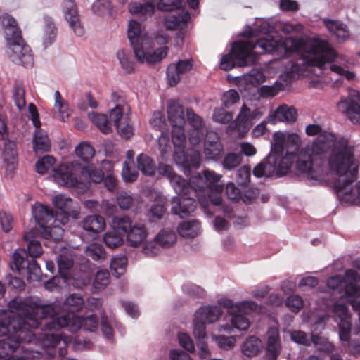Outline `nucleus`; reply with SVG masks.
Instances as JSON below:
<instances>
[{
	"label": "nucleus",
	"mask_w": 360,
	"mask_h": 360,
	"mask_svg": "<svg viewBox=\"0 0 360 360\" xmlns=\"http://www.w3.org/2000/svg\"><path fill=\"white\" fill-rule=\"evenodd\" d=\"M257 47L262 49L260 53H271L279 57L298 56L288 70L282 73L279 77L285 85L292 80L305 77L308 68L317 67L321 70L330 65L332 72L345 77L347 80H353L355 74L345 70L338 65H330L336 59L338 54L334 49L326 40L314 38L307 42L304 51L300 54V44L293 38L287 37L284 39H274L269 37L260 38L254 41L252 39L234 42L230 54L222 57L220 63L221 70L229 71L236 66L244 67L252 65L259 60V54L254 51Z\"/></svg>",
	"instance_id": "f257e3e1"
},
{
	"label": "nucleus",
	"mask_w": 360,
	"mask_h": 360,
	"mask_svg": "<svg viewBox=\"0 0 360 360\" xmlns=\"http://www.w3.org/2000/svg\"><path fill=\"white\" fill-rule=\"evenodd\" d=\"M10 307L20 311L29 318L34 327H41L42 330H58L67 328L71 333H76L81 328L90 332L95 331L98 320L95 314L83 317L75 315L56 316L57 309L53 303L42 305L38 300L28 297H15Z\"/></svg>",
	"instance_id": "f03ea898"
},
{
	"label": "nucleus",
	"mask_w": 360,
	"mask_h": 360,
	"mask_svg": "<svg viewBox=\"0 0 360 360\" xmlns=\"http://www.w3.org/2000/svg\"><path fill=\"white\" fill-rule=\"evenodd\" d=\"M13 300L8 302L9 311L2 310L0 312V336H5L0 340V360H31L32 357H38L39 353L35 352V356L32 354V352L25 349L19 356L18 352L22 349L20 344L34 341L36 336L32 328L39 327H34L20 309L10 307Z\"/></svg>",
	"instance_id": "7ed1b4c3"
},
{
	"label": "nucleus",
	"mask_w": 360,
	"mask_h": 360,
	"mask_svg": "<svg viewBox=\"0 0 360 360\" xmlns=\"http://www.w3.org/2000/svg\"><path fill=\"white\" fill-rule=\"evenodd\" d=\"M221 177V174L209 169L191 176L188 182L193 192H186L185 198L179 200V206L172 207V212L184 218L194 212L197 200L205 212H207L210 204L219 205L222 201L221 193L223 186L219 184Z\"/></svg>",
	"instance_id": "20e7f679"
},
{
	"label": "nucleus",
	"mask_w": 360,
	"mask_h": 360,
	"mask_svg": "<svg viewBox=\"0 0 360 360\" xmlns=\"http://www.w3.org/2000/svg\"><path fill=\"white\" fill-rule=\"evenodd\" d=\"M329 171L338 176L333 189L340 198L347 201L360 200V181L356 187L352 186L358 174L354 148L346 139L338 141L333 150L329 158Z\"/></svg>",
	"instance_id": "39448f33"
},
{
	"label": "nucleus",
	"mask_w": 360,
	"mask_h": 360,
	"mask_svg": "<svg viewBox=\"0 0 360 360\" xmlns=\"http://www.w3.org/2000/svg\"><path fill=\"white\" fill-rule=\"evenodd\" d=\"M34 230L25 233L23 238L27 242V252L25 249L18 248L13 254L11 269L20 275L26 276L27 281H38L41 278V268L36 257L43 252L40 242L37 239Z\"/></svg>",
	"instance_id": "423d86ee"
},
{
	"label": "nucleus",
	"mask_w": 360,
	"mask_h": 360,
	"mask_svg": "<svg viewBox=\"0 0 360 360\" xmlns=\"http://www.w3.org/2000/svg\"><path fill=\"white\" fill-rule=\"evenodd\" d=\"M1 23L8 46L6 53L10 59L17 65L25 67L32 66L34 59L30 47L25 44L16 20L6 14L3 15Z\"/></svg>",
	"instance_id": "0eeeda50"
},
{
	"label": "nucleus",
	"mask_w": 360,
	"mask_h": 360,
	"mask_svg": "<svg viewBox=\"0 0 360 360\" xmlns=\"http://www.w3.org/2000/svg\"><path fill=\"white\" fill-rule=\"evenodd\" d=\"M127 34L135 56L139 63L153 65L160 62L167 56V46L158 48L154 51L149 49L147 39L141 38V25L139 22L134 20L129 21Z\"/></svg>",
	"instance_id": "6e6552de"
},
{
	"label": "nucleus",
	"mask_w": 360,
	"mask_h": 360,
	"mask_svg": "<svg viewBox=\"0 0 360 360\" xmlns=\"http://www.w3.org/2000/svg\"><path fill=\"white\" fill-rule=\"evenodd\" d=\"M293 152H286L285 155H269L253 169V175L257 178L262 176L277 177L287 174L295 160Z\"/></svg>",
	"instance_id": "1a4fd4ad"
},
{
	"label": "nucleus",
	"mask_w": 360,
	"mask_h": 360,
	"mask_svg": "<svg viewBox=\"0 0 360 360\" xmlns=\"http://www.w3.org/2000/svg\"><path fill=\"white\" fill-rule=\"evenodd\" d=\"M41 345L44 349L46 355L49 358H53L56 354V347L60 345L58 349V354L64 357L68 354V346L73 341V347L75 349H82L86 347V340H81L79 338H75L74 340L70 336L62 337L60 334L45 333L41 338Z\"/></svg>",
	"instance_id": "9d476101"
},
{
	"label": "nucleus",
	"mask_w": 360,
	"mask_h": 360,
	"mask_svg": "<svg viewBox=\"0 0 360 360\" xmlns=\"http://www.w3.org/2000/svg\"><path fill=\"white\" fill-rule=\"evenodd\" d=\"M113 223L117 228L126 234L127 244L136 247L146 240L148 231L144 224L139 222L132 223L129 217H116Z\"/></svg>",
	"instance_id": "9b49d317"
},
{
	"label": "nucleus",
	"mask_w": 360,
	"mask_h": 360,
	"mask_svg": "<svg viewBox=\"0 0 360 360\" xmlns=\"http://www.w3.org/2000/svg\"><path fill=\"white\" fill-rule=\"evenodd\" d=\"M257 304L253 301H243L236 304L237 313L232 315L231 325L225 324L220 326V332L231 333L233 328L238 330H247L250 324L248 319L245 316L257 309Z\"/></svg>",
	"instance_id": "f8f14e48"
},
{
	"label": "nucleus",
	"mask_w": 360,
	"mask_h": 360,
	"mask_svg": "<svg viewBox=\"0 0 360 360\" xmlns=\"http://www.w3.org/2000/svg\"><path fill=\"white\" fill-rule=\"evenodd\" d=\"M157 170L160 175L167 176L169 179L172 186L178 195L172 198L173 206H179V200L185 198L186 192H188V191L193 192L189 187L188 182L182 176L176 174L172 166L160 163Z\"/></svg>",
	"instance_id": "ddd939ff"
},
{
	"label": "nucleus",
	"mask_w": 360,
	"mask_h": 360,
	"mask_svg": "<svg viewBox=\"0 0 360 360\" xmlns=\"http://www.w3.org/2000/svg\"><path fill=\"white\" fill-rule=\"evenodd\" d=\"M80 164L77 161L61 164L53 169V178L55 181L61 186L75 187L80 183V178L77 172Z\"/></svg>",
	"instance_id": "4468645a"
},
{
	"label": "nucleus",
	"mask_w": 360,
	"mask_h": 360,
	"mask_svg": "<svg viewBox=\"0 0 360 360\" xmlns=\"http://www.w3.org/2000/svg\"><path fill=\"white\" fill-rule=\"evenodd\" d=\"M342 139H346L349 145L354 148V146L350 143L348 138L342 136L337 139L334 134L325 131L320 134L313 141L311 145V152L314 155H318L324 153L328 148H331L327 159L328 167H329V158L333 150L336 146V144Z\"/></svg>",
	"instance_id": "2eb2a0df"
},
{
	"label": "nucleus",
	"mask_w": 360,
	"mask_h": 360,
	"mask_svg": "<svg viewBox=\"0 0 360 360\" xmlns=\"http://www.w3.org/2000/svg\"><path fill=\"white\" fill-rule=\"evenodd\" d=\"M186 117L191 129L188 132V141L193 146L198 145L202 140L205 133V124L203 119L195 113L192 108L186 109Z\"/></svg>",
	"instance_id": "dca6fc26"
},
{
	"label": "nucleus",
	"mask_w": 360,
	"mask_h": 360,
	"mask_svg": "<svg viewBox=\"0 0 360 360\" xmlns=\"http://www.w3.org/2000/svg\"><path fill=\"white\" fill-rule=\"evenodd\" d=\"M193 66L192 59L179 60L171 63L167 68V79L169 86H175L181 79V75L189 72Z\"/></svg>",
	"instance_id": "f3484780"
},
{
	"label": "nucleus",
	"mask_w": 360,
	"mask_h": 360,
	"mask_svg": "<svg viewBox=\"0 0 360 360\" xmlns=\"http://www.w3.org/2000/svg\"><path fill=\"white\" fill-rule=\"evenodd\" d=\"M172 140L175 147L174 160L178 165L184 164V147L186 141L184 127H172Z\"/></svg>",
	"instance_id": "a211bd4d"
},
{
	"label": "nucleus",
	"mask_w": 360,
	"mask_h": 360,
	"mask_svg": "<svg viewBox=\"0 0 360 360\" xmlns=\"http://www.w3.org/2000/svg\"><path fill=\"white\" fill-rule=\"evenodd\" d=\"M64 15L75 34L78 37L83 36L84 29L81 25L76 4L73 0H66Z\"/></svg>",
	"instance_id": "6ab92c4d"
},
{
	"label": "nucleus",
	"mask_w": 360,
	"mask_h": 360,
	"mask_svg": "<svg viewBox=\"0 0 360 360\" xmlns=\"http://www.w3.org/2000/svg\"><path fill=\"white\" fill-rule=\"evenodd\" d=\"M267 335L266 357L269 360H276L281 352L279 330L276 327L271 326L268 329Z\"/></svg>",
	"instance_id": "aec40b11"
},
{
	"label": "nucleus",
	"mask_w": 360,
	"mask_h": 360,
	"mask_svg": "<svg viewBox=\"0 0 360 360\" xmlns=\"http://www.w3.org/2000/svg\"><path fill=\"white\" fill-rule=\"evenodd\" d=\"M32 212L33 217L41 229L51 221L53 223L58 222L53 210L48 206L36 203L33 205Z\"/></svg>",
	"instance_id": "412c9836"
},
{
	"label": "nucleus",
	"mask_w": 360,
	"mask_h": 360,
	"mask_svg": "<svg viewBox=\"0 0 360 360\" xmlns=\"http://www.w3.org/2000/svg\"><path fill=\"white\" fill-rule=\"evenodd\" d=\"M168 120L172 127H184L186 120L183 106L176 101H170L167 105Z\"/></svg>",
	"instance_id": "4be33fe9"
},
{
	"label": "nucleus",
	"mask_w": 360,
	"mask_h": 360,
	"mask_svg": "<svg viewBox=\"0 0 360 360\" xmlns=\"http://www.w3.org/2000/svg\"><path fill=\"white\" fill-rule=\"evenodd\" d=\"M83 229L91 236L94 237L105 227V221L100 215H89L82 221Z\"/></svg>",
	"instance_id": "5701e85b"
},
{
	"label": "nucleus",
	"mask_w": 360,
	"mask_h": 360,
	"mask_svg": "<svg viewBox=\"0 0 360 360\" xmlns=\"http://www.w3.org/2000/svg\"><path fill=\"white\" fill-rule=\"evenodd\" d=\"M190 18V13L187 11L169 13L165 16V25L168 30H177L184 26Z\"/></svg>",
	"instance_id": "b1692460"
},
{
	"label": "nucleus",
	"mask_w": 360,
	"mask_h": 360,
	"mask_svg": "<svg viewBox=\"0 0 360 360\" xmlns=\"http://www.w3.org/2000/svg\"><path fill=\"white\" fill-rule=\"evenodd\" d=\"M53 203L60 212L63 220H68V217L74 212V202L66 195L60 194L53 198Z\"/></svg>",
	"instance_id": "393cba45"
},
{
	"label": "nucleus",
	"mask_w": 360,
	"mask_h": 360,
	"mask_svg": "<svg viewBox=\"0 0 360 360\" xmlns=\"http://www.w3.org/2000/svg\"><path fill=\"white\" fill-rule=\"evenodd\" d=\"M264 114L261 108H256L251 110L248 105L243 104L237 115L239 122L243 127L251 124L254 120H259Z\"/></svg>",
	"instance_id": "a878e982"
},
{
	"label": "nucleus",
	"mask_w": 360,
	"mask_h": 360,
	"mask_svg": "<svg viewBox=\"0 0 360 360\" xmlns=\"http://www.w3.org/2000/svg\"><path fill=\"white\" fill-rule=\"evenodd\" d=\"M195 314L206 323H212L221 316L222 310L218 306H204L199 308Z\"/></svg>",
	"instance_id": "bb28decb"
},
{
	"label": "nucleus",
	"mask_w": 360,
	"mask_h": 360,
	"mask_svg": "<svg viewBox=\"0 0 360 360\" xmlns=\"http://www.w3.org/2000/svg\"><path fill=\"white\" fill-rule=\"evenodd\" d=\"M338 107L346 114L347 117L353 122H360V105L354 101L342 100L338 102Z\"/></svg>",
	"instance_id": "cd10ccee"
},
{
	"label": "nucleus",
	"mask_w": 360,
	"mask_h": 360,
	"mask_svg": "<svg viewBox=\"0 0 360 360\" xmlns=\"http://www.w3.org/2000/svg\"><path fill=\"white\" fill-rule=\"evenodd\" d=\"M129 11L131 14L138 15L141 17L146 18L151 16L155 11V5L148 1L131 2L129 4Z\"/></svg>",
	"instance_id": "c85d7f7f"
},
{
	"label": "nucleus",
	"mask_w": 360,
	"mask_h": 360,
	"mask_svg": "<svg viewBox=\"0 0 360 360\" xmlns=\"http://www.w3.org/2000/svg\"><path fill=\"white\" fill-rule=\"evenodd\" d=\"M137 168L146 176H153L157 171L155 161L145 153L139 154L136 158Z\"/></svg>",
	"instance_id": "c756f323"
},
{
	"label": "nucleus",
	"mask_w": 360,
	"mask_h": 360,
	"mask_svg": "<svg viewBox=\"0 0 360 360\" xmlns=\"http://www.w3.org/2000/svg\"><path fill=\"white\" fill-rule=\"evenodd\" d=\"M57 221L58 222L53 223V221H51L42 229L43 231L41 234L44 238L58 241L63 238L64 230L61 227L60 224H65V222H63L58 219Z\"/></svg>",
	"instance_id": "7c9ffc66"
},
{
	"label": "nucleus",
	"mask_w": 360,
	"mask_h": 360,
	"mask_svg": "<svg viewBox=\"0 0 360 360\" xmlns=\"http://www.w3.org/2000/svg\"><path fill=\"white\" fill-rule=\"evenodd\" d=\"M273 117L275 121L293 122L297 119V110L293 107L283 105L276 108Z\"/></svg>",
	"instance_id": "2f4dec72"
},
{
	"label": "nucleus",
	"mask_w": 360,
	"mask_h": 360,
	"mask_svg": "<svg viewBox=\"0 0 360 360\" xmlns=\"http://www.w3.org/2000/svg\"><path fill=\"white\" fill-rule=\"evenodd\" d=\"M323 22L328 30L333 32L338 39L344 41L349 38V32L342 22L330 19H324Z\"/></svg>",
	"instance_id": "473e14b6"
},
{
	"label": "nucleus",
	"mask_w": 360,
	"mask_h": 360,
	"mask_svg": "<svg viewBox=\"0 0 360 360\" xmlns=\"http://www.w3.org/2000/svg\"><path fill=\"white\" fill-rule=\"evenodd\" d=\"M51 145L46 132L36 128L34 139H33V148L36 153L46 152L50 149Z\"/></svg>",
	"instance_id": "72a5a7b5"
},
{
	"label": "nucleus",
	"mask_w": 360,
	"mask_h": 360,
	"mask_svg": "<svg viewBox=\"0 0 360 360\" xmlns=\"http://www.w3.org/2000/svg\"><path fill=\"white\" fill-rule=\"evenodd\" d=\"M178 232L184 238H194L200 232V224L198 220L181 222L178 226Z\"/></svg>",
	"instance_id": "f704fd0d"
},
{
	"label": "nucleus",
	"mask_w": 360,
	"mask_h": 360,
	"mask_svg": "<svg viewBox=\"0 0 360 360\" xmlns=\"http://www.w3.org/2000/svg\"><path fill=\"white\" fill-rule=\"evenodd\" d=\"M345 295L353 309L359 311L358 316L360 322V287L356 284L347 285Z\"/></svg>",
	"instance_id": "c9c22d12"
},
{
	"label": "nucleus",
	"mask_w": 360,
	"mask_h": 360,
	"mask_svg": "<svg viewBox=\"0 0 360 360\" xmlns=\"http://www.w3.org/2000/svg\"><path fill=\"white\" fill-rule=\"evenodd\" d=\"M204 153L207 158L217 160L224 153V146L218 140L206 141L204 144Z\"/></svg>",
	"instance_id": "e433bc0d"
},
{
	"label": "nucleus",
	"mask_w": 360,
	"mask_h": 360,
	"mask_svg": "<svg viewBox=\"0 0 360 360\" xmlns=\"http://www.w3.org/2000/svg\"><path fill=\"white\" fill-rule=\"evenodd\" d=\"M261 340L255 336H250L243 344L242 351L244 355L251 357L256 356L262 349Z\"/></svg>",
	"instance_id": "4c0bfd02"
},
{
	"label": "nucleus",
	"mask_w": 360,
	"mask_h": 360,
	"mask_svg": "<svg viewBox=\"0 0 360 360\" xmlns=\"http://www.w3.org/2000/svg\"><path fill=\"white\" fill-rule=\"evenodd\" d=\"M89 117L102 133L108 134L112 132L111 123L106 115L92 112L89 113Z\"/></svg>",
	"instance_id": "58836bf2"
},
{
	"label": "nucleus",
	"mask_w": 360,
	"mask_h": 360,
	"mask_svg": "<svg viewBox=\"0 0 360 360\" xmlns=\"http://www.w3.org/2000/svg\"><path fill=\"white\" fill-rule=\"evenodd\" d=\"M79 172L86 179L94 183H100L103 181L104 178V172L102 169L94 167V165H88L85 167H79Z\"/></svg>",
	"instance_id": "ea45409f"
},
{
	"label": "nucleus",
	"mask_w": 360,
	"mask_h": 360,
	"mask_svg": "<svg viewBox=\"0 0 360 360\" xmlns=\"http://www.w3.org/2000/svg\"><path fill=\"white\" fill-rule=\"evenodd\" d=\"M45 26L43 37L44 44L47 46L53 44L57 35V29L52 18L49 16L44 17Z\"/></svg>",
	"instance_id": "a19ab883"
},
{
	"label": "nucleus",
	"mask_w": 360,
	"mask_h": 360,
	"mask_svg": "<svg viewBox=\"0 0 360 360\" xmlns=\"http://www.w3.org/2000/svg\"><path fill=\"white\" fill-rule=\"evenodd\" d=\"M120 231V230L114 224V229L107 231L104 234L103 240L108 248L114 249L123 244V238Z\"/></svg>",
	"instance_id": "79ce46f5"
},
{
	"label": "nucleus",
	"mask_w": 360,
	"mask_h": 360,
	"mask_svg": "<svg viewBox=\"0 0 360 360\" xmlns=\"http://www.w3.org/2000/svg\"><path fill=\"white\" fill-rule=\"evenodd\" d=\"M285 146V135L281 131L275 132L271 142V151L269 155H283Z\"/></svg>",
	"instance_id": "37998d69"
},
{
	"label": "nucleus",
	"mask_w": 360,
	"mask_h": 360,
	"mask_svg": "<svg viewBox=\"0 0 360 360\" xmlns=\"http://www.w3.org/2000/svg\"><path fill=\"white\" fill-rule=\"evenodd\" d=\"M156 241L162 248L172 247L176 241V235L174 231L163 229L155 237Z\"/></svg>",
	"instance_id": "c03bdc74"
},
{
	"label": "nucleus",
	"mask_w": 360,
	"mask_h": 360,
	"mask_svg": "<svg viewBox=\"0 0 360 360\" xmlns=\"http://www.w3.org/2000/svg\"><path fill=\"white\" fill-rule=\"evenodd\" d=\"M64 305L68 311L74 313L82 309L84 305V299L79 295L71 294L65 300Z\"/></svg>",
	"instance_id": "a18cd8bd"
},
{
	"label": "nucleus",
	"mask_w": 360,
	"mask_h": 360,
	"mask_svg": "<svg viewBox=\"0 0 360 360\" xmlns=\"http://www.w3.org/2000/svg\"><path fill=\"white\" fill-rule=\"evenodd\" d=\"M86 255L95 261L103 260L105 257V250L103 246L98 243H91L86 248Z\"/></svg>",
	"instance_id": "49530a36"
},
{
	"label": "nucleus",
	"mask_w": 360,
	"mask_h": 360,
	"mask_svg": "<svg viewBox=\"0 0 360 360\" xmlns=\"http://www.w3.org/2000/svg\"><path fill=\"white\" fill-rule=\"evenodd\" d=\"M56 159L52 155H45L39 158L35 164L36 171L39 174H44L50 169L53 170Z\"/></svg>",
	"instance_id": "de8ad7c7"
},
{
	"label": "nucleus",
	"mask_w": 360,
	"mask_h": 360,
	"mask_svg": "<svg viewBox=\"0 0 360 360\" xmlns=\"http://www.w3.org/2000/svg\"><path fill=\"white\" fill-rule=\"evenodd\" d=\"M75 153L84 162H88L94 156L95 150L89 143L82 142L76 147Z\"/></svg>",
	"instance_id": "09e8293b"
},
{
	"label": "nucleus",
	"mask_w": 360,
	"mask_h": 360,
	"mask_svg": "<svg viewBox=\"0 0 360 360\" xmlns=\"http://www.w3.org/2000/svg\"><path fill=\"white\" fill-rule=\"evenodd\" d=\"M54 97H55L54 108L58 110L60 120L63 122H65L70 115L68 104L63 99V98L58 91H56L55 92Z\"/></svg>",
	"instance_id": "8fccbe9b"
},
{
	"label": "nucleus",
	"mask_w": 360,
	"mask_h": 360,
	"mask_svg": "<svg viewBox=\"0 0 360 360\" xmlns=\"http://www.w3.org/2000/svg\"><path fill=\"white\" fill-rule=\"evenodd\" d=\"M127 264V258L125 255H117L111 259L110 269L116 274V276L119 277L124 273Z\"/></svg>",
	"instance_id": "3c124183"
},
{
	"label": "nucleus",
	"mask_w": 360,
	"mask_h": 360,
	"mask_svg": "<svg viewBox=\"0 0 360 360\" xmlns=\"http://www.w3.org/2000/svg\"><path fill=\"white\" fill-rule=\"evenodd\" d=\"M251 168L248 165L240 167L236 173V182L238 185L246 187L250 181Z\"/></svg>",
	"instance_id": "603ef678"
},
{
	"label": "nucleus",
	"mask_w": 360,
	"mask_h": 360,
	"mask_svg": "<svg viewBox=\"0 0 360 360\" xmlns=\"http://www.w3.org/2000/svg\"><path fill=\"white\" fill-rule=\"evenodd\" d=\"M242 158L239 154L229 153L225 155L222 162L224 169L231 170L237 167L241 162Z\"/></svg>",
	"instance_id": "864d4df0"
},
{
	"label": "nucleus",
	"mask_w": 360,
	"mask_h": 360,
	"mask_svg": "<svg viewBox=\"0 0 360 360\" xmlns=\"http://www.w3.org/2000/svg\"><path fill=\"white\" fill-rule=\"evenodd\" d=\"M117 58L119 60L122 68L126 73L130 74L133 72L134 70L133 62L131 60L129 56L127 54L124 50H119L117 51Z\"/></svg>",
	"instance_id": "5fc2aeb1"
},
{
	"label": "nucleus",
	"mask_w": 360,
	"mask_h": 360,
	"mask_svg": "<svg viewBox=\"0 0 360 360\" xmlns=\"http://www.w3.org/2000/svg\"><path fill=\"white\" fill-rule=\"evenodd\" d=\"M212 338L216 341L219 347L224 350L231 349L236 344V339L233 336H225L222 335H213Z\"/></svg>",
	"instance_id": "6e6d98bb"
},
{
	"label": "nucleus",
	"mask_w": 360,
	"mask_h": 360,
	"mask_svg": "<svg viewBox=\"0 0 360 360\" xmlns=\"http://www.w3.org/2000/svg\"><path fill=\"white\" fill-rule=\"evenodd\" d=\"M183 5L182 0H159L157 8L163 11H173L175 9L181 8Z\"/></svg>",
	"instance_id": "4d7b16f0"
},
{
	"label": "nucleus",
	"mask_w": 360,
	"mask_h": 360,
	"mask_svg": "<svg viewBox=\"0 0 360 360\" xmlns=\"http://www.w3.org/2000/svg\"><path fill=\"white\" fill-rule=\"evenodd\" d=\"M127 118V116H124V109L120 103L116 104L110 111V121L113 122L115 127Z\"/></svg>",
	"instance_id": "13d9d810"
},
{
	"label": "nucleus",
	"mask_w": 360,
	"mask_h": 360,
	"mask_svg": "<svg viewBox=\"0 0 360 360\" xmlns=\"http://www.w3.org/2000/svg\"><path fill=\"white\" fill-rule=\"evenodd\" d=\"M212 119L215 122L226 124L233 120V113L226 111L224 108H216L213 111Z\"/></svg>",
	"instance_id": "bf43d9fd"
},
{
	"label": "nucleus",
	"mask_w": 360,
	"mask_h": 360,
	"mask_svg": "<svg viewBox=\"0 0 360 360\" xmlns=\"http://www.w3.org/2000/svg\"><path fill=\"white\" fill-rule=\"evenodd\" d=\"M300 137L295 133L288 134L285 136L286 152H293L296 156L300 144Z\"/></svg>",
	"instance_id": "052dcab7"
},
{
	"label": "nucleus",
	"mask_w": 360,
	"mask_h": 360,
	"mask_svg": "<svg viewBox=\"0 0 360 360\" xmlns=\"http://www.w3.org/2000/svg\"><path fill=\"white\" fill-rule=\"evenodd\" d=\"M314 159L311 155H307L304 158L299 157L296 161L297 170L302 173H309L314 166Z\"/></svg>",
	"instance_id": "680f3d73"
},
{
	"label": "nucleus",
	"mask_w": 360,
	"mask_h": 360,
	"mask_svg": "<svg viewBox=\"0 0 360 360\" xmlns=\"http://www.w3.org/2000/svg\"><path fill=\"white\" fill-rule=\"evenodd\" d=\"M207 323L201 319H198L195 314L193 320V334L198 340H204L206 337V327Z\"/></svg>",
	"instance_id": "e2e57ef3"
},
{
	"label": "nucleus",
	"mask_w": 360,
	"mask_h": 360,
	"mask_svg": "<svg viewBox=\"0 0 360 360\" xmlns=\"http://www.w3.org/2000/svg\"><path fill=\"white\" fill-rule=\"evenodd\" d=\"M240 96L237 91L229 89L224 92L221 97V103L224 107L229 108L238 102Z\"/></svg>",
	"instance_id": "0e129e2a"
},
{
	"label": "nucleus",
	"mask_w": 360,
	"mask_h": 360,
	"mask_svg": "<svg viewBox=\"0 0 360 360\" xmlns=\"http://www.w3.org/2000/svg\"><path fill=\"white\" fill-rule=\"evenodd\" d=\"M110 274L107 270H100L97 271L94 282V286L96 289L101 290L108 285L109 283Z\"/></svg>",
	"instance_id": "69168bd1"
},
{
	"label": "nucleus",
	"mask_w": 360,
	"mask_h": 360,
	"mask_svg": "<svg viewBox=\"0 0 360 360\" xmlns=\"http://www.w3.org/2000/svg\"><path fill=\"white\" fill-rule=\"evenodd\" d=\"M58 272L62 276H65L64 271L70 269L73 266L72 259L68 255L60 254L58 257Z\"/></svg>",
	"instance_id": "338daca9"
},
{
	"label": "nucleus",
	"mask_w": 360,
	"mask_h": 360,
	"mask_svg": "<svg viewBox=\"0 0 360 360\" xmlns=\"http://www.w3.org/2000/svg\"><path fill=\"white\" fill-rule=\"evenodd\" d=\"M138 172L134 168H131L129 163L125 161L123 163L122 170V176L125 182H134L138 178Z\"/></svg>",
	"instance_id": "774afa93"
}]
</instances>
